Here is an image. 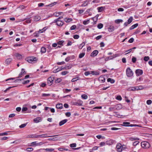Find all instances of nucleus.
<instances>
[{
    "label": "nucleus",
    "mask_w": 152,
    "mask_h": 152,
    "mask_svg": "<svg viewBox=\"0 0 152 152\" xmlns=\"http://www.w3.org/2000/svg\"><path fill=\"white\" fill-rule=\"evenodd\" d=\"M141 146L143 148L146 149L150 147V145L148 142L143 141L141 143Z\"/></svg>",
    "instance_id": "1"
},
{
    "label": "nucleus",
    "mask_w": 152,
    "mask_h": 152,
    "mask_svg": "<svg viewBox=\"0 0 152 152\" xmlns=\"http://www.w3.org/2000/svg\"><path fill=\"white\" fill-rule=\"evenodd\" d=\"M26 61L30 63H32L37 60L36 58L33 57H29L25 59Z\"/></svg>",
    "instance_id": "2"
},
{
    "label": "nucleus",
    "mask_w": 152,
    "mask_h": 152,
    "mask_svg": "<svg viewBox=\"0 0 152 152\" xmlns=\"http://www.w3.org/2000/svg\"><path fill=\"white\" fill-rule=\"evenodd\" d=\"M126 74L127 76L129 77L132 76L133 75V72L129 68H128L126 70Z\"/></svg>",
    "instance_id": "3"
},
{
    "label": "nucleus",
    "mask_w": 152,
    "mask_h": 152,
    "mask_svg": "<svg viewBox=\"0 0 152 152\" xmlns=\"http://www.w3.org/2000/svg\"><path fill=\"white\" fill-rule=\"evenodd\" d=\"M53 22L56 23V25L59 26H62L64 24L63 22L59 20L58 19L54 20Z\"/></svg>",
    "instance_id": "4"
},
{
    "label": "nucleus",
    "mask_w": 152,
    "mask_h": 152,
    "mask_svg": "<svg viewBox=\"0 0 152 152\" xmlns=\"http://www.w3.org/2000/svg\"><path fill=\"white\" fill-rule=\"evenodd\" d=\"M54 80L53 77H49L48 79V84L49 86L51 85L52 83L53 82Z\"/></svg>",
    "instance_id": "5"
},
{
    "label": "nucleus",
    "mask_w": 152,
    "mask_h": 152,
    "mask_svg": "<svg viewBox=\"0 0 152 152\" xmlns=\"http://www.w3.org/2000/svg\"><path fill=\"white\" fill-rule=\"evenodd\" d=\"M116 148L118 152H121L123 150V147L121 144L118 143L117 145Z\"/></svg>",
    "instance_id": "6"
},
{
    "label": "nucleus",
    "mask_w": 152,
    "mask_h": 152,
    "mask_svg": "<svg viewBox=\"0 0 152 152\" xmlns=\"http://www.w3.org/2000/svg\"><path fill=\"white\" fill-rule=\"evenodd\" d=\"M136 73L137 75L140 76L142 75L143 73V71L141 69H138L136 70Z\"/></svg>",
    "instance_id": "7"
},
{
    "label": "nucleus",
    "mask_w": 152,
    "mask_h": 152,
    "mask_svg": "<svg viewBox=\"0 0 152 152\" xmlns=\"http://www.w3.org/2000/svg\"><path fill=\"white\" fill-rule=\"evenodd\" d=\"M33 21L36 22L39 21L41 19L40 16L38 15L33 16Z\"/></svg>",
    "instance_id": "8"
},
{
    "label": "nucleus",
    "mask_w": 152,
    "mask_h": 152,
    "mask_svg": "<svg viewBox=\"0 0 152 152\" xmlns=\"http://www.w3.org/2000/svg\"><path fill=\"white\" fill-rule=\"evenodd\" d=\"M116 55H113V56H111L107 57H106L105 59V61H107L109 60L112 59L114 58L117 56Z\"/></svg>",
    "instance_id": "9"
},
{
    "label": "nucleus",
    "mask_w": 152,
    "mask_h": 152,
    "mask_svg": "<svg viewBox=\"0 0 152 152\" xmlns=\"http://www.w3.org/2000/svg\"><path fill=\"white\" fill-rule=\"evenodd\" d=\"M99 80L101 83H104L105 81V78L103 76H100L98 79Z\"/></svg>",
    "instance_id": "10"
},
{
    "label": "nucleus",
    "mask_w": 152,
    "mask_h": 152,
    "mask_svg": "<svg viewBox=\"0 0 152 152\" xmlns=\"http://www.w3.org/2000/svg\"><path fill=\"white\" fill-rule=\"evenodd\" d=\"M98 52L97 50H95L93 51L91 54V57H94L96 56L98 54Z\"/></svg>",
    "instance_id": "11"
},
{
    "label": "nucleus",
    "mask_w": 152,
    "mask_h": 152,
    "mask_svg": "<svg viewBox=\"0 0 152 152\" xmlns=\"http://www.w3.org/2000/svg\"><path fill=\"white\" fill-rule=\"evenodd\" d=\"M115 107L116 110H119L122 108V106L121 104H119L116 105Z\"/></svg>",
    "instance_id": "12"
},
{
    "label": "nucleus",
    "mask_w": 152,
    "mask_h": 152,
    "mask_svg": "<svg viewBox=\"0 0 152 152\" xmlns=\"http://www.w3.org/2000/svg\"><path fill=\"white\" fill-rule=\"evenodd\" d=\"M41 121V119L40 117H38L35 118L34 119V121L36 123H37Z\"/></svg>",
    "instance_id": "13"
},
{
    "label": "nucleus",
    "mask_w": 152,
    "mask_h": 152,
    "mask_svg": "<svg viewBox=\"0 0 152 152\" xmlns=\"http://www.w3.org/2000/svg\"><path fill=\"white\" fill-rule=\"evenodd\" d=\"M57 136V135H54V136H47V135L46 134L39 135V137H42V138H46V137H54V136Z\"/></svg>",
    "instance_id": "14"
},
{
    "label": "nucleus",
    "mask_w": 152,
    "mask_h": 152,
    "mask_svg": "<svg viewBox=\"0 0 152 152\" xmlns=\"http://www.w3.org/2000/svg\"><path fill=\"white\" fill-rule=\"evenodd\" d=\"M67 121V120L66 119H64L61 121L59 123V125L60 126H61L64 125Z\"/></svg>",
    "instance_id": "15"
},
{
    "label": "nucleus",
    "mask_w": 152,
    "mask_h": 152,
    "mask_svg": "<svg viewBox=\"0 0 152 152\" xmlns=\"http://www.w3.org/2000/svg\"><path fill=\"white\" fill-rule=\"evenodd\" d=\"M63 104H62L59 103L56 105V107L57 109H61L63 108Z\"/></svg>",
    "instance_id": "16"
},
{
    "label": "nucleus",
    "mask_w": 152,
    "mask_h": 152,
    "mask_svg": "<svg viewBox=\"0 0 152 152\" xmlns=\"http://www.w3.org/2000/svg\"><path fill=\"white\" fill-rule=\"evenodd\" d=\"M64 20L66 23H69L72 20V19L71 18H64Z\"/></svg>",
    "instance_id": "17"
},
{
    "label": "nucleus",
    "mask_w": 152,
    "mask_h": 152,
    "mask_svg": "<svg viewBox=\"0 0 152 152\" xmlns=\"http://www.w3.org/2000/svg\"><path fill=\"white\" fill-rule=\"evenodd\" d=\"M89 1L88 0H86L83 2V4L81 5L82 7H85L87 5Z\"/></svg>",
    "instance_id": "18"
},
{
    "label": "nucleus",
    "mask_w": 152,
    "mask_h": 152,
    "mask_svg": "<svg viewBox=\"0 0 152 152\" xmlns=\"http://www.w3.org/2000/svg\"><path fill=\"white\" fill-rule=\"evenodd\" d=\"M48 28L47 27H44L42 29L40 30V29L38 31V33H41L44 32Z\"/></svg>",
    "instance_id": "19"
},
{
    "label": "nucleus",
    "mask_w": 152,
    "mask_h": 152,
    "mask_svg": "<svg viewBox=\"0 0 152 152\" xmlns=\"http://www.w3.org/2000/svg\"><path fill=\"white\" fill-rule=\"evenodd\" d=\"M72 66V64H68L66 66V69H71Z\"/></svg>",
    "instance_id": "20"
},
{
    "label": "nucleus",
    "mask_w": 152,
    "mask_h": 152,
    "mask_svg": "<svg viewBox=\"0 0 152 152\" xmlns=\"http://www.w3.org/2000/svg\"><path fill=\"white\" fill-rule=\"evenodd\" d=\"M129 91H136V90H138V87H132L131 88H130L129 89Z\"/></svg>",
    "instance_id": "21"
},
{
    "label": "nucleus",
    "mask_w": 152,
    "mask_h": 152,
    "mask_svg": "<svg viewBox=\"0 0 152 152\" xmlns=\"http://www.w3.org/2000/svg\"><path fill=\"white\" fill-rule=\"evenodd\" d=\"M108 29L109 31L112 32L114 30V28L113 26H110Z\"/></svg>",
    "instance_id": "22"
},
{
    "label": "nucleus",
    "mask_w": 152,
    "mask_h": 152,
    "mask_svg": "<svg viewBox=\"0 0 152 152\" xmlns=\"http://www.w3.org/2000/svg\"><path fill=\"white\" fill-rule=\"evenodd\" d=\"M12 60V59L11 58H8L5 61V62L7 64H10Z\"/></svg>",
    "instance_id": "23"
},
{
    "label": "nucleus",
    "mask_w": 152,
    "mask_h": 152,
    "mask_svg": "<svg viewBox=\"0 0 152 152\" xmlns=\"http://www.w3.org/2000/svg\"><path fill=\"white\" fill-rule=\"evenodd\" d=\"M15 56L18 59H20L22 57V55L18 53H16Z\"/></svg>",
    "instance_id": "24"
},
{
    "label": "nucleus",
    "mask_w": 152,
    "mask_h": 152,
    "mask_svg": "<svg viewBox=\"0 0 152 152\" xmlns=\"http://www.w3.org/2000/svg\"><path fill=\"white\" fill-rule=\"evenodd\" d=\"M91 73L93 75H97L99 74V72L97 71H91Z\"/></svg>",
    "instance_id": "25"
},
{
    "label": "nucleus",
    "mask_w": 152,
    "mask_h": 152,
    "mask_svg": "<svg viewBox=\"0 0 152 152\" xmlns=\"http://www.w3.org/2000/svg\"><path fill=\"white\" fill-rule=\"evenodd\" d=\"M138 24L136 23L133 25H132L130 28V30H131L134 29L135 28H136L138 26Z\"/></svg>",
    "instance_id": "26"
},
{
    "label": "nucleus",
    "mask_w": 152,
    "mask_h": 152,
    "mask_svg": "<svg viewBox=\"0 0 152 152\" xmlns=\"http://www.w3.org/2000/svg\"><path fill=\"white\" fill-rule=\"evenodd\" d=\"M26 73L24 69H22L21 72L20 73L19 75V77H22V74H24Z\"/></svg>",
    "instance_id": "27"
},
{
    "label": "nucleus",
    "mask_w": 152,
    "mask_h": 152,
    "mask_svg": "<svg viewBox=\"0 0 152 152\" xmlns=\"http://www.w3.org/2000/svg\"><path fill=\"white\" fill-rule=\"evenodd\" d=\"M107 81L108 82H110L111 83H113L115 82L114 80L110 78H108V79H107Z\"/></svg>",
    "instance_id": "28"
},
{
    "label": "nucleus",
    "mask_w": 152,
    "mask_h": 152,
    "mask_svg": "<svg viewBox=\"0 0 152 152\" xmlns=\"http://www.w3.org/2000/svg\"><path fill=\"white\" fill-rule=\"evenodd\" d=\"M83 102L81 100H79L77 101V103H78V105L79 106H82L83 104Z\"/></svg>",
    "instance_id": "29"
},
{
    "label": "nucleus",
    "mask_w": 152,
    "mask_h": 152,
    "mask_svg": "<svg viewBox=\"0 0 152 152\" xmlns=\"http://www.w3.org/2000/svg\"><path fill=\"white\" fill-rule=\"evenodd\" d=\"M106 144L108 145H111L113 144V142L111 140H109L106 142Z\"/></svg>",
    "instance_id": "30"
},
{
    "label": "nucleus",
    "mask_w": 152,
    "mask_h": 152,
    "mask_svg": "<svg viewBox=\"0 0 152 152\" xmlns=\"http://www.w3.org/2000/svg\"><path fill=\"white\" fill-rule=\"evenodd\" d=\"M40 143H41V142L37 143L36 142H32L31 144L32 145H40Z\"/></svg>",
    "instance_id": "31"
},
{
    "label": "nucleus",
    "mask_w": 152,
    "mask_h": 152,
    "mask_svg": "<svg viewBox=\"0 0 152 152\" xmlns=\"http://www.w3.org/2000/svg\"><path fill=\"white\" fill-rule=\"evenodd\" d=\"M123 126H129V125L130 124V123L128 122H124L123 123Z\"/></svg>",
    "instance_id": "32"
},
{
    "label": "nucleus",
    "mask_w": 152,
    "mask_h": 152,
    "mask_svg": "<svg viewBox=\"0 0 152 152\" xmlns=\"http://www.w3.org/2000/svg\"><path fill=\"white\" fill-rule=\"evenodd\" d=\"M26 7L27 6H25L23 5H20L17 8H20L21 10H23L26 8Z\"/></svg>",
    "instance_id": "33"
},
{
    "label": "nucleus",
    "mask_w": 152,
    "mask_h": 152,
    "mask_svg": "<svg viewBox=\"0 0 152 152\" xmlns=\"http://www.w3.org/2000/svg\"><path fill=\"white\" fill-rule=\"evenodd\" d=\"M44 150H45L47 151H50V152H52L54 150V149L53 148H46L44 149Z\"/></svg>",
    "instance_id": "34"
},
{
    "label": "nucleus",
    "mask_w": 152,
    "mask_h": 152,
    "mask_svg": "<svg viewBox=\"0 0 152 152\" xmlns=\"http://www.w3.org/2000/svg\"><path fill=\"white\" fill-rule=\"evenodd\" d=\"M133 18L132 17H131L128 20V23L129 24L132 21Z\"/></svg>",
    "instance_id": "35"
},
{
    "label": "nucleus",
    "mask_w": 152,
    "mask_h": 152,
    "mask_svg": "<svg viewBox=\"0 0 152 152\" xmlns=\"http://www.w3.org/2000/svg\"><path fill=\"white\" fill-rule=\"evenodd\" d=\"M139 139L138 138L130 137L129 138V140L131 141L139 140Z\"/></svg>",
    "instance_id": "36"
},
{
    "label": "nucleus",
    "mask_w": 152,
    "mask_h": 152,
    "mask_svg": "<svg viewBox=\"0 0 152 152\" xmlns=\"http://www.w3.org/2000/svg\"><path fill=\"white\" fill-rule=\"evenodd\" d=\"M79 79V77H77L76 78H73L71 82H74L75 81H77V80Z\"/></svg>",
    "instance_id": "37"
},
{
    "label": "nucleus",
    "mask_w": 152,
    "mask_h": 152,
    "mask_svg": "<svg viewBox=\"0 0 152 152\" xmlns=\"http://www.w3.org/2000/svg\"><path fill=\"white\" fill-rule=\"evenodd\" d=\"M61 79L60 78H57L55 80V83H60L61 81Z\"/></svg>",
    "instance_id": "38"
},
{
    "label": "nucleus",
    "mask_w": 152,
    "mask_h": 152,
    "mask_svg": "<svg viewBox=\"0 0 152 152\" xmlns=\"http://www.w3.org/2000/svg\"><path fill=\"white\" fill-rule=\"evenodd\" d=\"M81 96L82 99H86L88 98L87 96L85 94L82 95Z\"/></svg>",
    "instance_id": "39"
},
{
    "label": "nucleus",
    "mask_w": 152,
    "mask_h": 152,
    "mask_svg": "<svg viewBox=\"0 0 152 152\" xmlns=\"http://www.w3.org/2000/svg\"><path fill=\"white\" fill-rule=\"evenodd\" d=\"M97 9L98 10L99 12H101L104 10V8L103 7H98Z\"/></svg>",
    "instance_id": "40"
},
{
    "label": "nucleus",
    "mask_w": 152,
    "mask_h": 152,
    "mask_svg": "<svg viewBox=\"0 0 152 152\" xmlns=\"http://www.w3.org/2000/svg\"><path fill=\"white\" fill-rule=\"evenodd\" d=\"M85 45V43L84 42H82L81 44H80L79 46V48L80 49H81Z\"/></svg>",
    "instance_id": "41"
},
{
    "label": "nucleus",
    "mask_w": 152,
    "mask_h": 152,
    "mask_svg": "<svg viewBox=\"0 0 152 152\" xmlns=\"http://www.w3.org/2000/svg\"><path fill=\"white\" fill-rule=\"evenodd\" d=\"M123 20L121 19H117L115 20V22L117 24L119 23L120 22H122Z\"/></svg>",
    "instance_id": "42"
},
{
    "label": "nucleus",
    "mask_w": 152,
    "mask_h": 152,
    "mask_svg": "<svg viewBox=\"0 0 152 152\" xmlns=\"http://www.w3.org/2000/svg\"><path fill=\"white\" fill-rule=\"evenodd\" d=\"M69 72L67 71H64L61 72V74L63 75H65L68 73Z\"/></svg>",
    "instance_id": "43"
},
{
    "label": "nucleus",
    "mask_w": 152,
    "mask_h": 152,
    "mask_svg": "<svg viewBox=\"0 0 152 152\" xmlns=\"http://www.w3.org/2000/svg\"><path fill=\"white\" fill-rule=\"evenodd\" d=\"M33 148H27L26 150L27 151H33Z\"/></svg>",
    "instance_id": "44"
},
{
    "label": "nucleus",
    "mask_w": 152,
    "mask_h": 152,
    "mask_svg": "<svg viewBox=\"0 0 152 152\" xmlns=\"http://www.w3.org/2000/svg\"><path fill=\"white\" fill-rule=\"evenodd\" d=\"M46 51V49L44 47H42L41 48V52L43 53H45Z\"/></svg>",
    "instance_id": "45"
},
{
    "label": "nucleus",
    "mask_w": 152,
    "mask_h": 152,
    "mask_svg": "<svg viewBox=\"0 0 152 152\" xmlns=\"http://www.w3.org/2000/svg\"><path fill=\"white\" fill-rule=\"evenodd\" d=\"M85 55V53H80L79 55V58H81L83 57Z\"/></svg>",
    "instance_id": "46"
},
{
    "label": "nucleus",
    "mask_w": 152,
    "mask_h": 152,
    "mask_svg": "<svg viewBox=\"0 0 152 152\" xmlns=\"http://www.w3.org/2000/svg\"><path fill=\"white\" fill-rule=\"evenodd\" d=\"M89 23V20L83 21V23L84 25H86Z\"/></svg>",
    "instance_id": "47"
},
{
    "label": "nucleus",
    "mask_w": 152,
    "mask_h": 152,
    "mask_svg": "<svg viewBox=\"0 0 152 152\" xmlns=\"http://www.w3.org/2000/svg\"><path fill=\"white\" fill-rule=\"evenodd\" d=\"M103 27V25L102 23H99L98 24L97 27L99 29L102 28Z\"/></svg>",
    "instance_id": "48"
},
{
    "label": "nucleus",
    "mask_w": 152,
    "mask_h": 152,
    "mask_svg": "<svg viewBox=\"0 0 152 152\" xmlns=\"http://www.w3.org/2000/svg\"><path fill=\"white\" fill-rule=\"evenodd\" d=\"M26 125L27 123L23 124L20 125L19 127L20 128H22L25 127L26 126Z\"/></svg>",
    "instance_id": "49"
},
{
    "label": "nucleus",
    "mask_w": 152,
    "mask_h": 152,
    "mask_svg": "<svg viewBox=\"0 0 152 152\" xmlns=\"http://www.w3.org/2000/svg\"><path fill=\"white\" fill-rule=\"evenodd\" d=\"M91 71H87L85 72L84 74L86 76H88L90 74H91Z\"/></svg>",
    "instance_id": "50"
},
{
    "label": "nucleus",
    "mask_w": 152,
    "mask_h": 152,
    "mask_svg": "<svg viewBox=\"0 0 152 152\" xmlns=\"http://www.w3.org/2000/svg\"><path fill=\"white\" fill-rule=\"evenodd\" d=\"M71 91V89H64V93H67L69 92H70Z\"/></svg>",
    "instance_id": "51"
},
{
    "label": "nucleus",
    "mask_w": 152,
    "mask_h": 152,
    "mask_svg": "<svg viewBox=\"0 0 152 152\" xmlns=\"http://www.w3.org/2000/svg\"><path fill=\"white\" fill-rule=\"evenodd\" d=\"M70 146L71 148L75 147L76 146V144L75 143L70 144Z\"/></svg>",
    "instance_id": "52"
},
{
    "label": "nucleus",
    "mask_w": 152,
    "mask_h": 152,
    "mask_svg": "<svg viewBox=\"0 0 152 152\" xmlns=\"http://www.w3.org/2000/svg\"><path fill=\"white\" fill-rule=\"evenodd\" d=\"M64 42V41H59V42H57V44L59 45H63L62 44Z\"/></svg>",
    "instance_id": "53"
},
{
    "label": "nucleus",
    "mask_w": 152,
    "mask_h": 152,
    "mask_svg": "<svg viewBox=\"0 0 152 152\" xmlns=\"http://www.w3.org/2000/svg\"><path fill=\"white\" fill-rule=\"evenodd\" d=\"M139 141H136L134 142L133 143V145L134 146H136L138 143H139Z\"/></svg>",
    "instance_id": "54"
},
{
    "label": "nucleus",
    "mask_w": 152,
    "mask_h": 152,
    "mask_svg": "<svg viewBox=\"0 0 152 152\" xmlns=\"http://www.w3.org/2000/svg\"><path fill=\"white\" fill-rule=\"evenodd\" d=\"M149 59V57L148 56H145L144 58V60L146 61H147Z\"/></svg>",
    "instance_id": "55"
},
{
    "label": "nucleus",
    "mask_w": 152,
    "mask_h": 152,
    "mask_svg": "<svg viewBox=\"0 0 152 152\" xmlns=\"http://www.w3.org/2000/svg\"><path fill=\"white\" fill-rule=\"evenodd\" d=\"M152 102L151 100H147L146 102L147 104L148 105L151 104Z\"/></svg>",
    "instance_id": "56"
},
{
    "label": "nucleus",
    "mask_w": 152,
    "mask_h": 152,
    "mask_svg": "<svg viewBox=\"0 0 152 152\" xmlns=\"http://www.w3.org/2000/svg\"><path fill=\"white\" fill-rule=\"evenodd\" d=\"M116 99L120 101V100H121L122 98L119 95V96H117V97L116 98Z\"/></svg>",
    "instance_id": "57"
},
{
    "label": "nucleus",
    "mask_w": 152,
    "mask_h": 152,
    "mask_svg": "<svg viewBox=\"0 0 152 152\" xmlns=\"http://www.w3.org/2000/svg\"><path fill=\"white\" fill-rule=\"evenodd\" d=\"M76 26L75 25L72 26L70 28V29L71 30H74L76 28Z\"/></svg>",
    "instance_id": "58"
},
{
    "label": "nucleus",
    "mask_w": 152,
    "mask_h": 152,
    "mask_svg": "<svg viewBox=\"0 0 152 152\" xmlns=\"http://www.w3.org/2000/svg\"><path fill=\"white\" fill-rule=\"evenodd\" d=\"M136 61V58H135V57H133L132 58V62L133 63H134Z\"/></svg>",
    "instance_id": "59"
},
{
    "label": "nucleus",
    "mask_w": 152,
    "mask_h": 152,
    "mask_svg": "<svg viewBox=\"0 0 152 152\" xmlns=\"http://www.w3.org/2000/svg\"><path fill=\"white\" fill-rule=\"evenodd\" d=\"M56 2H54L48 5V6L49 7H51L52 6L56 5Z\"/></svg>",
    "instance_id": "60"
},
{
    "label": "nucleus",
    "mask_w": 152,
    "mask_h": 152,
    "mask_svg": "<svg viewBox=\"0 0 152 152\" xmlns=\"http://www.w3.org/2000/svg\"><path fill=\"white\" fill-rule=\"evenodd\" d=\"M79 37V36L78 35H74L73 36V38L75 39H77Z\"/></svg>",
    "instance_id": "61"
},
{
    "label": "nucleus",
    "mask_w": 152,
    "mask_h": 152,
    "mask_svg": "<svg viewBox=\"0 0 152 152\" xmlns=\"http://www.w3.org/2000/svg\"><path fill=\"white\" fill-rule=\"evenodd\" d=\"M50 95V94H42V96L44 97L46 96H48Z\"/></svg>",
    "instance_id": "62"
},
{
    "label": "nucleus",
    "mask_w": 152,
    "mask_h": 152,
    "mask_svg": "<svg viewBox=\"0 0 152 152\" xmlns=\"http://www.w3.org/2000/svg\"><path fill=\"white\" fill-rule=\"evenodd\" d=\"M134 41V39L133 38H132L131 39H129V43H132Z\"/></svg>",
    "instance_id": "63"
},
{
    "label": "nucleus",
    "mask_w": 152,
    "mask_h": 152,
    "mask_svg": "<svg viewBox=\"0 0 152 152\" xmlns=\"http://www.w3.org/2000/svg\"><path fill=\"white\" fill-rule=\"evenodd\" d=\"M106 144V142H102L99 145L100 146H104Z\"/></svg>",
    "instance_id": "64"
}]
</instances>
